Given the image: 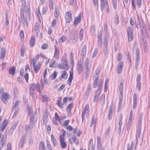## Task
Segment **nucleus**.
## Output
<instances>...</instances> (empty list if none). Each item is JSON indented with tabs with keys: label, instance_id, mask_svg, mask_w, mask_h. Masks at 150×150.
I'll return each instance as SVG.
<instances>
[{
	"label": "nucleus",
	"instance_id": "b1692460",
	"mask_svg": "<svg viewBox=\"0 0 150 150\" xmlns=\"http://www.w3.org/2000/svg\"><path fill=\"white\" fill-rule=\"evenodd\" d=\"M133 108L134 109H135L137 106V97L136 93H134L133 96Z\"/></svg>",
	"mask_w": 150,
	"mask_h": 150
},
{
	"label": "nucleus",
	"instance_id": "0e129e2a",
	"mask_svg": "<svg viewBox=\"0 0 150 150\" xmlns=\"http://www.w3.org/2000/svg\"><path fill=\"white\" fill-rule=\"evenodd\" d=\"M25 52V48L23 47L22 48L21 50V57H23L24 56Z\"/></svg>",
	"mask_w": 150,
	"mask_h": 150
},
{
	"label": "nucleus",
	"instance_id": "c9c22d12",
	"mask_svg": "<svg viewBox=\"0 0 150 150\" xmlns=\"http://www.w3.org/2000/svg\"><path fill=\"white\" fill-rule=\"evenodd\" d=\"M45 143L43 141H42L39 144V150H45Z\"/></svg>",
	"mask_w": 150,
	"mask_h": 150
},
{
	"label": "nucleus",
	"instance_id": "9b49d317",
	"mask_svg": "<svg viewBox=\"0 0 150 150\" xmlns=\"http://www.w3.org/2000/svg\"><path fill=\"white\" fill-rule=\"evenodd\" d=\"M84 66L86 69V74L88 75L89 73L91 66L89 64L88 60L87 58H86L84 61Z\"/></svg>",
	"mask_w": 150,
	"mask_h": 150
},
{
	"label": "nucleus",
	"instance_id": "e2e57ef3",
	"mask_svg": "<svg viewBox=\"0 0 150 150\" xmlns=\"http://www.w3.org/2000/svg\"><path fill=\"white\" fill-rule=\"evenodd\" d=\"M112 111L111 110V108H110L109 109V111H108V119L109 120H110L111 118L112 117Z\"/></svg>",
	"mask_w": 150,
	"mask_h": 150
},
{
	"label": "nucleus",
	"instance_id": "49530a36",
	"mask_svg": "<svg viewBox=\"0 0 150 150\" xmlns=\"http://www.w3.org/2000/svg\"><path fill=\"white\" fill-rule=\"evenodd\" d=\"M16 125L17 124H16L14 123L11 128L10 129L9 132L11 134H12L14 130L16 128Z\"/></svg>",
	"mask_w": 150,
	"mask_h": 150
},
{
	"label": "nucleus",
	"instance_id": "6ab92c4d",
	"mask_svg": "<svg viewBox=\"0 0 150 150\" xmlns=\"http://www.w3.org/2000/svg\"><path fill=\"white\" fill-rule=\"evenodd\" d=\"M33 32L34 34L37 35H38L39 33V25L37 22L35 23L34 27Z\"/></svg>",
	"mask_w": 150,
	"mask_h": 150
},
{
	"label": "nucleus",
	"instance_id": "2f4dec72",
	"mask_svg": "<svg viewBox=\"0 0 150 150\" xmlns=\"http://www.w3.org/2000/svg\"><path fill=\"white\" fill-rule=\"evenodd\" d=\"M86 44H85L83 46L81 49V54L82 56H85L86 55Z\"/></svg>",
	"mask_w": 150,
	"mask_h": 150
},
{
	"label": "nucleus",
	"instance_id": "4c0bfd02",
	"mask_svg": "<svg viewBox=\"0 0 150 150\" xmlns=\"http://www.w3.org/2000/svg\"><path fill=\"white\" fill-rule=\"evenodd\" d=\"M19 102V101H16L15 102L12 107V112L13 111V110H16L17 108H18L17 107L18 105Z\"/></svg>",
	"mask_w": 150,
	"mask_h": 150
},
{
	"label": "nucleus",
	"instance_id": "5fc2aeb1",
	"mask_svg": "<svg viewBox=\"0 0 150 150\" xmlns=\"http://www.w3.org/2000/svg\"><path fill=\"white\" fill-rule=\"evenodd\" d=\"M36 121V119H35L34 116L33 115L31 117L30 120V123L35 124V123Z\"/></svg>",
	"mask_w": 150,
	"mask_h": 150
},
{
	"label": "nucleus",
	"instance_id": "a18cd8bd",
	"mask_svg": "<svg viewBox=\"0 0 150 150\" xmlns=\"http://www.w3.org/2000/svg\"><path fill=\"white\" fill-rule=\"evenodd\" d=\"M122 125V121H121V117H120V120L119 122V127L118 128V132L120 134L121 132V126Z\"/></svg>",
	"mask_w": 150,
	"mask_h": 150
},
{
	"label": "nucleus",
	"instance_id": "13d9d810",
	"mask_svg": "<svg viewBox=\"0 0 150 150\" xmlns=\"http://www.w3.org/2000/svg\"><path fill=\"white\" fill-rule=\"evenodd\" d=\"M53 0H49V6L50 9H53Z\"/></svg>",
	"mask_w": 150,
	"mask_h": 150
},
{
	"label": "nucleus",
	"instance_id": "a19ab883",
	"mask_svg": "<svg viewBox=\"0 0 150 150\" xmlns=\"http://www.w3.org/2000/svg\"><path fill=\"white\" fill-rule=\"evenodd\" d=\"M67 38L66 36H63L59 39V42L60 43H62L65 41L66 40Z\"/></svg>",
	"mask_w": 150,
	"mask_h": 150
},
{
	"label": "nucleus",
	"instance_id": "2eb2a0df",
	"mask_svg": "<svg viewBox=\"0 0 150 150\" xmlns=\"http://www.w3.org/2000/svg\"><path fill=\"white\" fill-rule=\"evenodd\" d=\"M41 65V62H39L36 65L33 64V67L34 71L36 74L38 73V71L40 69Z\"/></svg>",
	"mask_w": 150,
	"mask_h": 150
},
{
	"label": "nucleus",
	"instance_id": "393cba45",
	"mask_svg": "<svg viewBox=\"0 0 150 150\" xmlns=\"http://www.w3.org/2000/svg\"><path fill=\"white\" fill-rule=\"evenodd\" d=\"M60 72L61 75V77L60 78V79H61L62 78L65 79H66L68 76V74L67 72L65 71H62Z\"/></svg>",
	"mask_w": 150,
	"mask_h": 150
},
{
	"label": "nucleus",
	"instance_id": "69168bd1",
	"mask_svg": "<svg viewBox=\"0 0 150 150\" xmlns=\"http://www.w3.org/2000/svg\"><path fill=\"white\" fill-rule=\"evenodd\" d=\"M98 52V50L97 49H96L93 52L92 55V57L93 58H94L95 57V56L97 55V53Z\"/></svg>",
	"mask_w": 150,
	"mask_h": 150
},
{
	"label": "nucleus",
	"instance_id": "ddd939ff",
	"mask_svg": "<svg viewBox=\"0 0 150 150\" xmlns=\"http://www.w3.org/2000/svg\"><path fill=\"white\" fill-rule=\"evenodd\" d=\"M65 18L66 21L69 23H70L72 20V14L70 11L67 12L65 14Z\"/></svg>",
	"mask_w": 150,
	"mask_h": 150
},
{
	"label": "nucleus",
	"instance_id": "8fccbe9b",
	"mask_svg": "<svg viewBox=\"0 0 150 150\" xmlns=\"http://www.w3.org/2000/svg\"><path fill=\"white\" fill-rule=\"evenodd\" d=\"M51 138L52 142L54 146H55L57 145V142L55 139V138L53 135H51Z\"/></svg>",
	"mask_w": 150,
	"mask_h": 150
},
{
	"label": "nucleus",
	"instance_id": "6e6552de",
	"mask_svg": "<svg viewBox=\"0 0 150 150\" xmlns=\"http://www.w3.org/2000/svg\"><path fill=\"white\" fill-rule=\"evenodd\" d=\"M89 112V106L88 104H87L86 105L84 110L83 111L82 113V122L84 120L85 116H87L88 112Z\"/></svg>",
	"mask_w": 150,
	"mask_h": 150
},
{
	"label": "nucleus",
	"instance_id": "0eeeda50",
	"mask_svg": "<svg viewBox=\"0 0 150 150\" xmlns=\"http://www.w3.org/2000/svg\"><path fill=\"white\" fill-rule=\"evenodd\" d=\"M122 82H121L119 86V90L120 92V99L119 102L118 107L117 110V112H119L120 110L122 108V97L121 94H122Z\"/></svg>",
	"mask_w": 150,
	"mask_h": 150
},
{
	"label": "nucleus",
	"instance_id": "f03ea898",
	"mask_svg": "<svg viewBox=\"0 0 150 150\" xmlns=\"http://www.w3.org/2000/svg\"><path fill=\"white\" fill-rule=\"evenodd\" d=\"M7 134L6 133L3 134L0 132V150H1L3 147L6 144Z\"/></svg>",
	"mask_w": 150,
	"mask_h": 150
},
{
	"label": "nucleus",
	"instance_id": "c85d7f7f",
	"mask_svg": "<svg viewBox=\"0 0 150 150\" xmlns=\"http://www.w3.org/2000/svg\"><path fill=\"white\" fill-rule=\"evenodd\" d=\"M35 43V38L33 36H32L31 37L29 45L30 47H33Z\"/></svg>",
	"mask_w": 150,
	"mask_h": 150
},
{
	"label": "nucleus",
	"instance_id": "ea45409f",
	"mask_svg": "<svg viewBox=\"0 0 150 150\" xmlns=\"http://www.w3.org/2000/svg\"><path fill=\"white\" fill-rule=\"evenodd\" d=\"M105 95L104 94L102 95L101 96L99 100V102L101 104H103L105 102Z\"/></svg>",
	"mask_w": 150,
	"mask_h": 150
},
{
	"label": "nucleus",
	"instance_id": "de8ad7c7",
	"mask_svg": "<svg viewBox=\"0 0 150 150\" xmlns=\"http://www.w3.org/2000/svg\"><path fill=\"white\" fill-rule=\"evenodd\" d=\"M72 107L73 104L72 103L69 104L67 108V112L68 113H69Z\"/></svg>",
	"mask_w": 150,
	"mask_h": 150
},
{
	"label": "nucleus",
	"instance_id": "4d7b16f0",
	"mask_svg": "<svg viewBox=\"0 0 150 150\" xmlns=\"http://www.w3.org/2000/svg\"><path fill=\"white\" fill-rule=\"evenodd\" d=\"M27 15L29 20H30L31 18V12L30 9L29 8H27Z\"/></svg>",
	"mask_w": 150,
	"mask_h": 150
},
{
	"label": "nucleus",
	"instance_id": "20e7f679",
	"mask_svg": "<svg viewBox=\"0 0 150 150\" xmlns=\"http://www.w3.org/2000/svg\"><path fill=\"white\" fill-rule=\"evenodd\" d=\"M0 98L4 103L6 104L8 103V100L10 99L11 97L8 93H4L1 95Z\"/></svg>",
	"mask_w": 150,
	"mask_h": 150
},
{
	"label": "nucleus",
	"instance_id": "dca6fc26",
	"mask_svg": "<svg viewBox=\"0 0 150 150\" xmlns=\"http://www.w3.org/2000/svg\"><path fill=\"white\" fill-rule=\"evenodd\" d=\"M101 2V8L102 10L105 7H108V0H100Z\"/></svg>",
	"mask_w": 150,
	"mask_h": 150
},
{
	"label": "nucleus",
	"instance_id": "774afa93",
	"mask_svg": "<svg viewBox=\"0 0 150 150\" xmlns=\"http://www.w3.org/2000/svg\"><path fill=\"white\" fill-rule=\"evenodd\" d=\"M6 150H11V146L10 143H7Z\"/></svg>",
	"mask_w": 150,
	"mask_h": 150
},
{
	"label": "nucleus",
	"instance_id": "4468645a",
	"mask_svg": "<svg viewBox=\"0 0 150 150\" xmlns=\"http://www.w3.org/2000/svg\"><path fill=\"white\" fill-rule=\"evenodd\" d=\"M60 146L62 149H64L66 148L67 144L65 142V139L62 137L61 135L60 136Z\"/></svg>",
	"mask_w": 150,
	"mask_h": 150
},
{
	"label": "nucleus",
	"instance_id": "37998d69",
	"mask_svg": "<svg viewBox=\"0 0 150 150\" xmlns=\"http://www.w3.org/2000/svg\"><path fill=\"white\" fill-rule=\"evenodd\" d=\"M59 15V11L58 7H55L54 9V16L56 18L58 17Z\"/></svg>",
	"mask_w": 150,
	"mask_h": 150
},
{
	"label": "nucleus",
	"instance_id": "7c9ffc66",
	"mask_svg": "<svg viewBox=\"0 0 150 150\" xmlns=\"http://www.w3.org/2000/svg\"><path fill=\"white\" fill-rule=\"evenodd\" d=\"M61 97H59L58 98L57 100L56 104L59 107L61 108H63V104H64V103H63L60 102V101L61 100Z\"/></svg>",
	"mask_w": 150,
	"mask_h": 150
},
{
	"label": "nucleus",
	"instance_id": "338daca9",
	"mask_svg": "<svg viewBox=\"0 0 150 150\" xmlns=\"http://www.w3.org/2000/svg\"><path fill=\"white\" fill-rule=\"evenodd\" d=\"M14 96L15 97L18 94V91L17 88H14L13 90Z\"/></svg>",
	"mask_w": 150,
	"mask_h": 150
},
{
	"label": "nucleus",
	"instance_id": "1a4fd4ad",
	"mask_svg": "<svg viewBox=\"0 0 150 150\" xmlns=\"http://www.w3.org/2000/svg\"><path fill=\"white\" fill-rule=\"evenodd\" d=\"M132 27H129L127 30L128 40L129 41L132 40L134 38V34Z\"/></svg>",
	"mask_w": 150,
	"mask_h": 150
},
{
	"label": "nucleus",
	"instance_id": "680f3d73",
	"mask_svg": "<svg viewBox=\"0 0 150 150\" xmlns=\"http://www.w3.org/2000/svg\"><path fill=\"white\" fill-rule=\"evenodd\" d=\"M112 2L114 8L115 9L117 7V0H112Z\"/></svg>",
	"mask_w": 150,
	"mask_h": 150
},
{
	"label": "nucleus",
	"instance_id": "3c124183",
	"mask_svg": "<svg viewBox=\"0 0 150 150\" xmlns=\"http://www.w3.org/2000/svg\"><path fill=\"white\" fill-rule=\"evenodd\" d=\"M67 57V54H65L63 57V58L62 59V63H63L64 64H67V65H68V63L66 59Z\"/></svg>",
	"mask_w": 150,
	"mask_h": 150
},
{
	"label": "nucleus",
	"instance_id": "f704fd0d",
	"mask_svg": "<svg viewBox=\"0 0 150 150\" xmlns=\"http://www.w3.org/2000/svg\"><path fill=\"white\" fill-rule=\"evenodd\" d=\"M73 78V72L72 71H70V76L68 79V81L69 83V85H70L71 83Z\"/></svg>",
	"mask_w": 150,
	"mask_h": 150
},
{
	"label": "nucleus",
	"instance_id": "4be33fe9",
	"mask_svg": "<svg viewBox=\"0 0 150 150\" xmlns=\"http://www.w3.org/2000/svg\"><path fill=\"white\" fill-rule=\"evenodd\" d=\"M8 120L5 119L3 122L1 127L0 126V131L2 132L5 129L8 123Z\"/></svg>",
	"mask_w": 150,
	"mask_h": 150
},
{
	"label": "nucleus",
	"instance_id": "473e14b6",
	"mask_svg": "<svg viewBox=\"0 0 150 150\" xmlns=\"http://www.w3.org/2000/svg\"><path fill=\"white\" fill-rule=\"evenodd\" d=\"M135 145V147H136L137 144L135 143V139L132 141L131 145L130 146H129L127 149V150H133L134 146Z\"/></svg>",
	"mask_w": 150,
	"mask_h": 150
},
{
	"label": "nucleus",
	"instance_id": "f257e3e1",
	"mask_svg": "<svg viewBox=\"0 0 150 150\" xmlns=\"http://www.w3.org/2000/svg\"><path fill=\"white\" fill-rule=\"evenodd\" d=\"M143 114L142 112H141L139 115V122L138 125V128L137 130V134L136 136V138L135 139V143L136 144H137V139L140 137L141 134V130L142 126V116Z\"/></svg>",
	"mask_w": 150,
	"mask_h": 150
},
{
	"label": "nucleus",
	"instance_id": "603ef678",
	"mask_svg": "<svg viewBox=\"0 0 150 150\" xmlns=\"http://www.w3.org/2000/svg\"><path fill=\"white\" fill-rule=\"evenodd\" d=\"M15 71V68L14 67H11L9 69V73L13 75Z\"/></svg>",
	"mask_w": 150,
	"mask_h": 150
},
{
	"label": "nucleus",
	"instance_id": "a211bd4d",
	"mask_svg": "<svg viewBox=\"0 0 150 150\" xmlns=\"http://www.w3.org/2000/svg\"><path fill=\"white\" fill-rule=\"evenodd\" d=\"M107 45V40L106 39H105L104 40L103 50L105 55H106L108 52V48Z\"/></svg>",
	"mask_w": 150,
	"mask_h": 150
},
{
	"label": "nucleus",
	"instance_id": "423d86ee",
	"mask_svg": "<svg viewBox=\"0 0 150 150\" xmlns=\"http://www.w3.org/2000/svg\"><path fill=\"white\" fill-rule=\"evenodd\" d=\"M69 143L70 144L72 145L74 144L76 145H78L79 142V140L76 138L75 135H72L69 139Z\"/></svg>",
	"mask_w": 150,
	"mask_h": 150
},
{
	"label": "nucleus",
	"instance_id": "864d4df0",
	"mask_svg": "<svg viewBox=\"0 0 150 150\" xmlns=\"http://www.w3.org/2000/svg\"><path fill=\"white\" fill-rule=\"evenodd\" d=\"M99 77L98 76H97L95 79L93 83V86L94 88H96L97 86V83L98 82V79Z\"/></svg>",
	"mask_w": 150,
	"mask_h": 150
},
{
	"label": "nucleus",
	"instance_id": "c03bdc74",
	"mask_svg": "<svg viewBox=\"0 0 150 150\" xmlns=\"http://www.w3.org/2000/svg\"><path fill=\"white\" fill-rule=\"evenodd\" d=\"M84 30L83 29H81L79 32V39L81 41L83 39Z\"/></svg>",
	"mask_w": 150,
	"mask_h": 150
},
{
	"label": "nucleus",
	"instance_id": "bf43d9fd",
	"mask_svg": "<svg viewBox=\"0 0 150 150\" xmlns=\"http://www.w3.org/2000/svg\"><path fill=\"white\" fill-rule=\"evenodd\" d=\"M5 25H6V26H8V25L9 24V21H8V15L6 13V14H5Z\"/></svg>",
	"mask_w": 150,
	"mask_h": 150
},
{
	"label": "nucleus",
	"instance_id": "7ed1b4c3",
	"mask_svg": "<svg viewBox=\"0 0 150 150\" xmlns=\"http://www.w3.org/2000/svg\"><path fill=\"white\" fill-rule=\"evenodd\" d=\"M29 88L30 93L32 95V97L33 96V95L34 93V91L35 88L38 89V92H40V90L39 85L38 83L36 84L32 83L30 84L29 85Z\"/></svg>",
	"mask_w": 150,
	"mask_h": 150
},
{
	"label": "nucleus",
	"instance_id": "f8f14e48",
	"mask_svg": "<svg viewBox=\"0 0 150 150\" xmlns=\"http://www.w3.org/2000/svg\"><path fill=\"white\" fill-rule=\"evenodd\" d=\"M137 4L138 8H140L141 6V0H132V4L133 8L135 10V4Z\"/></svg>",
	"mask_w": 150,
	"mask_h": 150
},
{
	"label": "nucleus",
	"instance_id": "6e6d98bb",
	"mask_svg": "<svg viewBox=\"0 0 150 150\" xmlns=\"http://www.w3.org/2000/svg\"><path fill=\"white\" fill-rule=\"evenodd\" d=\"M57 75V72L55 71H54L52 74L51 75V80L55 79Z\"/></svg>",
	"mask_w": 150,
	"mask_h": 150
},
{
	"label": "nucleus",
	"instance_id": "052dcab7",
	"mask_svg": "<svg viewBox=\"0 0 150 150\" xmlns=\"http://www.w3.org/2000/svg\"><path fill=\"white\" fill-rule=\"evenodd\" d=\"M14 111L13 118H15L17 116V114L19 112L20 110L18 108H17L16 110H14Z\"/></svg>",
	"mask_w": 150,
	"mask_h": 150
},
{
	"label": "nucleus",
	"instance_id": "c756f323",
	"mask_svg": "<svg viewBox=\"0 0 150 150\" xmlns=\"http://www.w3.org/2000/svg\"><path fill=\"white\" fill-rule=\"evenodd\" d=\"M122 71V63L120 62L118 65L117 68V73L120 74Z\"/></svg>",
	"mask_w": 150,
	"mask_h": 150
},
{
	"label": "nucleus",
	"instance_id": "e433bc0d",
	"mask_svg": "<svg viewBox=\"0 0 150 150\" xmlns=\"http://www.w3.org/2000/svg\"><path fill=\"white\" fill-rule=\"evenodd\" d=\"M39 55H36L33 58V64H35L39 60Z\"/></svg>",
	"mask_w": 150,
	"mask_h": 150
},
{
	"label": "nucleus",
	"instance_id": "cd10ccee",
	"mask_svg": "<svg viewBox=\"0 0 150 150\" xmlns=\"http://www.w3.org/2000/svg\"><path fill=\"white\" fill-rule=\"evenodd\" d=\"M25 136H23L19 144V147L22 148L23 147L24 144L25 142Z\"/></svg>",
	"mask_w": 150,
	"mask_h": 150
},
{
	"label": "nucleus",
	"instance_id": "a878e982",
	"mask_svg": "<svg viewBox=\"0 0 150 150\" xmlns=\"http://www.w3.org/2000/svg\"><path fill=\"white\" fill-rule=\"evenodd\" d=\"M81 13H79L77 17L75 18L74 21V24L76 25V26L77 25V24L79 23L81 21Z\"/></svg>",
	"mask_w": 150,
	"mask_h": 150
},
{
	"label": "nucleus",
	"instance_id": "5701e85b",
	"mask_svg": "<svg viewBox=\"0 0 150 150\" xmlns=\"http://www.w3.org/2000/svg\"><path fill=\"white\" fill-rule=\"evenodd\" d=\"M34 125L35 124H32L31 123H30L29 125H25V130L28 132L29 131L30 129H32L34 126Z\"/></svg>",
	"mask_w": 150,
	"mask_h": 150
},
{
	"label": "nucleus",
	"instance_id": "79ce46f5",
	"mask_svg": "<svg viewBox=\"0 0 150 150\" xmlns=\"http://www.w3.org/2000/svg\"><path fill=\"white\" fill-rule=\"evenodd\" d=\"M91 91V88L90 85H88L87 86L86 91L85 93V96H86L88 97L89 94Z\"/></svg>",
	"mask_w": 150,
	"mask_h": 150
},
{
	"label": "nucleus",
	"instance_id": "bb28decb",
	"mask_svg": "<svg viewBox=\"0 0 150 150\" xmlns=\"http://www.w3.org/2000/svg\"><path fill=\"white\" fill-rule=\"evenodd\" d=\"M58 67L60 69H64L66 70H67L69 69L68 65H67V64H64V65L62 64H60L58 65Z\"/></svg>",
	"mask_w": 150,
	"mask_h": 150
},
{
	"label": "nucleus",
	"instance_id": "f3484780",
	"mask_svg": "<svg viewBox=\"0 0 150 150\" xmlns=\"http://www.w3.org/2000/svg\"><path fill=\"white\" fill-rule=\"evenodd\" d=\"M54 57L56 59H59V56L60 53L59 48L57 47L56 45L54 46Z\"/></svg>",
	"mask_w": 150,
	"mask_h": 150
},
{
	"label": "nucleus",
	"instance_id": "39448f33",
	"mask_svg": "<svg viewBox=\"0 0 150 150\" xmlns=\"http://www.w3.org/2000/svg\"><path fill=\"white\" fill-rule=\"evenodd\" d=\"M26 7L25 6V5L24 6H23L22 8L20 9V15L21 22H23L24 21L27 20L26 17L25 18L24 14V11H26Z\"/></svg>",
	"mask_w": 150,
	"mask_h": 150
},
{
	"label": "nucleus",
	"instance_id": "09e8293b",
	"mask_svg": "<svg viewBox=\"0 0 150 150\" xmlns=\"http://www.w3.org/2000/svg\"><path fill=\"white\" fill-rule=\"evenodd\" d=\"M27 109L28 112V115H30L33 113L32 109L28 105L27 106Z\"/></svg>",
	"mask_w": 150,
	"mask_h": 150
},
{
	"label": "nucleus",
	"instance_id": "9d476101",
	"mask_svg": "<svg viewBox=\"0 0 150 150\" xmlns=\"http://www.w3.org/2000/svg\"><path fill=\"white\" fill-rule=\"evenodd\" d=\"M139 49L137 48L136 51V56L135 58V68L136 69H137L138 67L139 62Z\"/></svg>",
	"mask_w": 150,
	"mask_h": 150
},
{
	"label": "nucleus",
	"instance_id": "aec40b11",
	"mask_svg": "<svg viewBox=\"0 0 150 150\" xmlns=\"http://www.w3.org/2000/svg\"><path fill=\"white\" fill-rule=\"evenodd\" d=\"M70 38L72 41V42L73 44H75L78 40V38L76 34H72L70 35Z\"/></svg>",
	"mask_w": 150,
	"mask_h": 150
},
{
	"label": "nucleus",
	"instance_id": "412c9836",
	"mask_svg": "<svg viewBox=\"0 0 150 150\" xmlns=\"http://www.w3.org/2000/svg\"><path fill=\"white\" fill-rule=\"evenodd\" d=\"M6 49L5 48L2 47L1 49V51L0 53V58L3 59L5 57Z\"/></svg>",
	"mask_w": 150,
	"mask_h": 150
},
{
	"label": "nucleus",
	"instance_id": "58836bf2",
	"mask_svg": "<svg viewBox=\"0 0 150 150\" xmlns=\"http://www.w3.org/2000/svg\"><path fill=\"white\" fill-rule=\"evenodd\" d=\"M96 126L95 120L94 117H92L91 118V121L90 125V127H94L95 128Z\"/></svg>",
	"mask_w": 150,
	"mask_h": 150
},
{
	"label": "nucleus",
	"instance_id": "72a5a7b5",
	"mask_svg": "<svg viewBox=\"0 0 150 150\" xmlns=\"http://www.w3.org/2000/svg\"><path fill=\"white\" fill-rule=\"evenodd\" d=\"M135 145V147H136L137 144L135 143V139L132 141L131 145L130 146H129L127 149V150H133L134 146Z\"/></svg>",
	"mask_w": 150,
	"mask_h": 150
}]
</instances>
